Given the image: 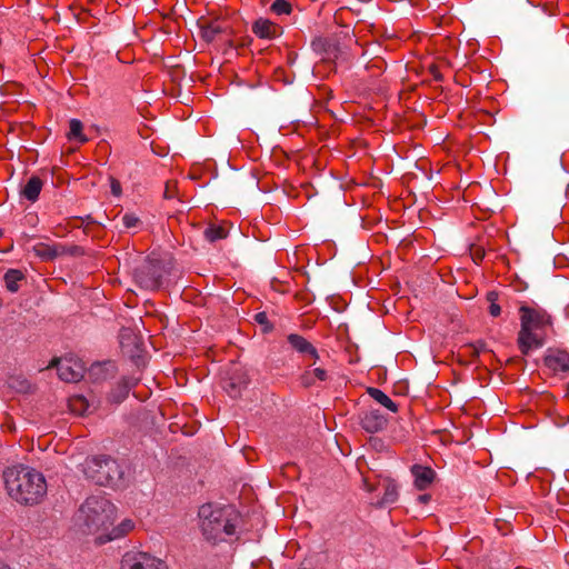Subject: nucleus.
<instances>
[{
  "label": "nucleus",
  "mask_w": 569,
  "mask_h": 569,
  "mask_svg": "<svg viewBox=\"0 0 569 569\" xmlns=\"http://www.w3.org/2000/svg\"><path fill=\"white\" fill-rule=\"evenodd\" d=\"M2 478L8 496L19 505H38L47 495L44 476L32 467L23 465L8 467Z\"/></svg>",
  "instance_id": "nucleus-1"
},
{
  "label": "nucleus",
  "mask_w": 569,
  "mask_h": 569,
  "mask_svg": "<svg viewBox=\"0 0 569 569\" xmlns=\"http://www.w3.org/2000/svg\"><path fill=\"white\" fill-rule=\"evenodd\" d=\"M239 512L231 506L203 503L198 510V528L203 539L212 545L226 542L237 535Z\"/></svg>",
  "instance_id": "nucleus-2"
},
{
  "label": "nucleus",
  "mask_w": 569,
  "mask_h": 569,
  "mask_svg": "<svg viewBox=\"0 0 569 569\" xmlns=\"http://www.w3.org/2000/svg\"><path fill=\"white\" fill-rule=\"evenodd\" d=\"M520 330L518 333V347L523 355L541 348L552 327L551 316L539 306H521Z\"/></svg>",
  "instance_id": "nucleus-3"
},
{
  "label": "nucleus",
  "mask_w": 569,
  "mask_h": 569,
  "mask_svg": "<svg viewBox=\"0 0 569 569\" xmlns=\"http://www.w3.org/2000/svg\"><path fill=\"white\" fill-rule=\"evenodd\" d=\"M116 506L101 496H91L81 505L77 522L83 532L100 536L113 525Z\"/></svg>",
  "instance_id": "nucleus-4"
},
{
  "label": "nucleus",
  "mask_w": 569,
  "mask_h": 569,
  "mask_svg": "<svg viewBox=\"0 0 569 569\" xmlns=\"http://www.w3.org/2000/svg\"><path fill=\"white\" fill-rule=\"evenodd\" d=\"M83 471L92 482L106 487H118L123 475L119 463L108 457L87 459Z\"/></svg>",
  "instance_id": "nucleus-5"
},
{
  "label": "nucleus",
  "mask_w": 569,
  "mask_h": 569,
  "mask_svg": "<svg viewBox=\"0 0 569 569\" xmlns=\"http://www.w3.org/2000/svg\"><path fill=\"white\" fill-rule=\"evenodd\" d=\"M119 569H169L167 563L157 556L141 551L129 550L120 560Z\"/></svg>",
  "instance_id": "nucleus-6"
},
{
  "label": "nucleus",
  "mask_w": 569,
  "mask_h": 569,
  "mask_svg": "<svg viewBox=\"0 0 569 569\" xmlns=\"http://www.w3.org/2000/svg\"><path fill=\"white\" fill-rule=\"evenodd\" d=\"M51 366L57 367L59 378L66 382H77L84 373L83 363L72 357L53 359L49 367Z\"/></svg>",
  "instance_id": "nucleus-7"
},
{
  "label": "nucleus",
  "mask_w": 569,
  "mask_h": 569,
  "mask_svg": "<svg viewBox=\"0 0 569 569\" xmlns=\"http://www.w3.org/2000/svg\"><path fill=\"white\" fill-rule=\"evenodd\" d=\"M134 279L137 283L147 290H154L160 286V268L153 261L144 262L136 269Z\"/></svg>",
  "instance_id": "nucleus-8"
},
{
  "label": "nucleus",
  "mask_w": 569,
  "mask_h": 569,
  "mask_svg": "<svg viewBox=\"0 0 569 569\" xmlns=\"http://www.w3.org/2000/svg\"><path fill=\"white\" fill-rule=\"evenodd\" d=\"M545 365L556 375L569 373V352L552 350L545 357Z\"/></svg>",
  "instance_id": "nucleus-9"
},
{
  "label": "nucleus",
  "mask_w": 569,
  "mask_h": 569,
  "mask_svg": "<svg viewBox=\"0 0 569 569\" xmlns=\"http://www.w3.org/2000/svg\"><path fill=\"white\" fill-rule=\"evenodd\" d=\"M32 252L42 261H51L67 253V249L61 243L37 242L32 246Z\"/></svg>",
  "instance_id": "nucleus-10"
},
{
  "label": "nucleus",
  "mask_w": 569,
  "mask_h": 569,
  "mask_svg": "<svg viewBox=\"0 0 569 569\" xmlns=\"http://www.w3.org/2000/svg\"><path fill=\"white\" fill-rule=\"evenodd\" d=\"M361 426L367 432L376 433L387 426V418L378 409H369L361 416Z\"/></svg>",
  "instance_id": "nucleus-11"
},
{
  "label": "nucleus",
  "mask_w": 569,
  "mask_h": 569,
  "mask_svg": "<svg viewBox=\"0 0 569 569\" xmlns=\"http://www.w3.org/2000/svg\"><path fill=\"white\" fill-rule=\"evenodd\" d=\"M136 527V523L132 519L126 518L118 526L110 527L106 533H102L97 537V541L99 543H106L108 541H112L116 539H120L131 532Z\"/></svg>",
  "instance_id": "nucleus-12"
},
{
  "label": "nucleus",
  "mask_w": 569,
  "mask_h": 569,
  "mask_svg": "<svg viewBox=\"0 0 569 569\" xmlns=\"http://www.w3.org/2000/svg\"><path fill=\"white\" fill-rule=\"evenodd\" d=\"M252 32L260 39H276L281 36L282 29L269 19L259 18L252 26Z\"/></svg>",
  "instance_id": "nucleus-13"
},
{
  "label": "nucleus",
  "mask_w": 569,
  "mask_h": 569,
  "mask_svg": "<svg viewBox=\"0 0 569 569\" xmlns=\"http://www.w3.org/2000/svg\"><path fill=\"white\" fill-rule=\"evenodd\" d=\"M411 473L415 478V487L418 490L428 489L435 480L436 472L427 466L413 465Z\"/></svg>",
  "instance_id": "nucleus-14"
},
{
  "label": "nucleus",
  "mask_w": 569,
  "mask_h": 569,
  "mask_svg": "<svg viewBox=\"0 0 569 569\" xmlns=\"http://www.w3.org/2000/svg\"><path fill=\"white\" fill-rule=\"evenodd\" d=\"M288 342L298 352L303 353V355H309L315 360L319 359L317 349L302 336L297 335V333H291L288 336Z\"/></svg>",
  "instance_id": "nucleus-15"
},
{
  "label": "nucleus",
  "mask_w": 569,
  "mask_h": 569,
  "mask_svg": "<svg viewBox=\"0 0 569 569\" xmlns=\"http://www.w3.org/2000/svg\"><path fill=\"white\" fill-rule=\"evenodd\" d=\"M42 186L43 183L40 178L31 177L23 187L21 194L27 200L34 202L39 198Z\"/></svg>",
  "instance_id": "nucleus-16"
},
{
  "label": "nucleus",
  "mask_w": 569,
  "mask_h": 569,
  "mask_svg": "<svg viewBox=\"0 0 569 569\" xmlns=\"http://www.w3.org/2000/svg\"><path fill=\"white\" fill-rule=\"evenodd\" d=\"M328 373L322 368H315L306 370L301 377L300 382L305 387L313 386L317 381H326Z\"/></svg>",
  "instance_id": "nucleus-17"
},
{
  "label": "nucleus",
  "mask_w": 569,
  "mask_h": 569,
  "mask_svg": "<svg viewBox=\"0 0 569 569\" xmlns=\"http://www.w3.org/2000/svg\"><path fill=\"white\" fill-rule=\"evenodd\" d=\"M6 288L10 292H17L20 288L19 282L24 279L23 273L18 269H9L4 273Z\"/></svg>",
  "instance_id": "nucleus-18"
},
{
  "label": "nucleus",
  "mask_w": 569,
  "mask_h": 569,
  "mask_svg": "<svg viewBox=\"0 0 569 569\" xmlns=\"http://www.w3.org/2000/svg\"><path fill=\"white\" fill-rule=\"evenodd\" d=\"M369 395L372 399H375L378 403L390 410L391 412L398 411V406L387 396L383 391L377 388H369Z\"/></svg>",
  "instance_id": "nucleus-19"
},
{
  "label": "nucleus",
  "mask_w": 569,
  "mask_h": 569,
  "mask_svg": "<svg viewBox=\"0 0 569 569\" xmlns=\"http://www.w3.org/2000/svg\"><path fill=\"white\" fill-rule=\"evenodd\" d=\"M83 124L78 119H71L69 122V132L68 139L76 140L79 143H84L88 141V138L83 134Z\"/></svg>",
  "instance_id": "nucleus-20"
},
{
  "label": "nucleus",
  "mask_w": 569,
  "mask_h": 569,
  "mask_svg": "<svg viewBox=\"0 0 569 569\" xmlns=\"http://www.w3.org/2000/svg\"><path fill=\"white\" fill-rule=\"evenodd\" d=\"M227 234V229L221 224H211L204 230L206 238L211 242L224 239Z\"/></svg>",
  "instance_id": "nucleus-21"
},
{
  "label": "nucleus",
  "mask_w": 569,
  "mask_h": 569,
  "mask_svg": "<svg viewBox=\"0 0 569 569\" xmlns=\"http://www.w3.org/2000/svg\"><path fill=\"white\" fill-rule=\"evenodd\" d=\"M133 386V382L129 379H123L121 383H119L116 392L111 393V399L113 402H121L129 393V390Z\"/></svg>",
  "instance_id": "nucleus-22"
},
{
  "label": "nucleus",
  "mask_w": 569,
  "mask_h": 569,
  "mask_svg": "<svg viewBox=\"0 0 569 569\" xmlns=\"http://www.w3.org/2000/svg\"><path fill=\"white\" fill-rule=\"evenodd\" d=\"M69 408L74 413L83 415L87 412L89 406L86 398H83L82 396H76L70 399Z\"/></svg>",
  "instance_id": "nucleus-23"
},
{
  "label": "nucleus",
  "mask_w": 569,
  "mask_h": 569,
  "mask_svg": "<svg viewBox=\"0 0 569 569\" xmlns=\"http://www.w3.org/2000/svg\"><path fill=\"white\" fill-rule=\"evenodd\" d=\"M270 9L277 16H282V14H290L292 7H291V3L288 2L287 0H276L271 4Z\"/></svg>",
  "instance_id": "nucleus-24"
},
{
  "label": "nucleus",
  "mask_w": 569,
  "mask_h": 569,
  "mask_svg": "<svg viewBox=\"0 0 569 569\" xmlns=\"http://www.w3.org/2000/svg\"><path fill=\"white\" fill-rule=\"evenodd\" d=\"M122 223L124 226V228L127 229H131V228H136L139 226L140 223V220L139 218L133 214V213H126L123 217H122Z\"/></svg>",
  "instance_id": "nucleus-25"
},
{
  "label": "nucleus",
  "mask_w": 569,
  "mask_h": 569,
  "mask_svg": "<svg viewBox=\"0 0 569 569\" xmlns=\"http://www.w3.org/2000/svg\"><path fill=\"white\" fill-rule=\"evenodd\" d=\"M397 499V489L395 485H389L386 488L385 496L382 498V503H392Z\"/></svg>",
  "instance_id": "nucleus-26"
},
{
  "label": "nucleus",
  "mask_w": 569,
  "mask_h": 569,
  "mask_svg": "<svg viewBox=\"0 0 569 569\" xmlns=\"http://www.w3.org/2000/svg\"><path fill=\"white\" fill-rule=\"evenodd\" d=\"M111 192L116 197H119L121 194V186H120L119 181H117L114 179L111 180Z\"/></svg>",
  "instance_id": "nucleus-27"
},
{
  "label": "nucleus",
  "mask_w": 569,
  "mask_h": 569,
  "mask_svg": "<svg viewBox=\"0 0 569 569\" xmlns=\"http://www.w3.org/2000/svg\"><path fill=\"white\" fill-rule=\"evenodd\" d=\"M489 312L492 317H498L501 313V308L498 303L491 302L489 307Z\"/></svg>",
  "instance_id": "nucleus-28"
},
{
  "label": "nucleus",
  "mask_w": 569,
  "mask_h": 569,
  "mask_svg": "<svg viewBox=\"0 0 569 569\" xmlns=\"http://www.w3.org/2000/svg\"><path fill=\"white\" fill-rule=\"evenodd\" d=\"M430 72L432 73L436 80H441V74L439 73L438 68L436 66L430 67Z\"/></svg>",
  "instance_id": "nucleus-29"
},
{
  "label": "nucleus",
  "mask_w": 569,
  "mask_h": 569,
  "mask_svg": "<svg viewBox=\"0 0 569 569\" xmlns=\"http://www.w3.org/2000/svg\"><path fill=\"white\" fill-rule=\"evenodd\" d=\"M129 335H130V332H129L128 330H123V331L120 333V345H121V347H122V348H124V347H126L124 338H126L127 336H129Z\"/></svg>",
  "instance_id": "nucleus-30"
},
{
  "label": "nucleus",
  "mask_w": 569,
  "mask_h": 569,
  "mask_svg": "<svg viewBox=\"0 0 569 569\" xmlns=\"http://www.w3.org/2000/svg\"><path fill=\"white\" fill-rule=\"evenodd\" d=\"M0 569H11V568L4 562H0Z\"/></svg>",
  "instance_id": "nucleus-31"
},
{
  "label": "nucleus",
  "mask_w": 569,
  "mask_h": 569,
  "mask_svg": "<svg viewBox=\"0 0 569 569\" xmlns=\"http://www.w3.org/2000/svg\"><path fill=\"white\" fill-rule=\"evenodd\" d=\"M421 501L427 502L429 500V496L425 495L419 498Z\"/></svg>",
  "instance_id": "nucleus-32"
},
{
  "label": "nucleus",
  "mask_w": 569,
  "mask_h": 569,
  "mask_svg": "<svg viewBox=\"0 0 569 569\" xmlns=\"http://www.w3.org/2000/svg\"><path fill=\"white\" fill-rule=\"evenodd\" d=\"M263 318H264V315H263V313H259V315H257V319H258V321H260V322H261Z\"/></svg>",
  "instance_id": "nucleus-33"
}]
</instances>
